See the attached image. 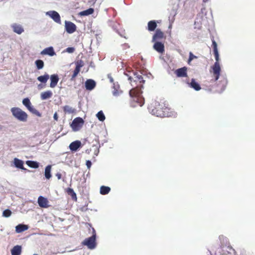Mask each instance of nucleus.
<instances>
[{
    "mask_svg": "<svg viewBox=\"0 0 255 255\" xmlns=\"http://www.w3.org/2000/svg\"><path fill=\"white\" fill-rule=\"evenodd\" d=\"M131 85L133 87L129 92L130 97L137 103L139 106H142L144 104V99L141 97V88L144 83V80L140 72L133 73L132 76L128 77Z\"/></svg>",
    "mask_w": 255,
    "mask_h": 255,
    "instance_id": "nucleus-1",
    "label": "nucleus"
},
{
    "mask_svg": "<svg viewBox=\"0 0 255 255\" xmlns=\"http://www.w3.org/2000/svg\"><path fill=\"white\" fill-rule=\"evenodd\" d=\"M148 110L152 115L161 118L168 117L173 115L170 109L166 106L163 102L156 100L150 103Z\"/></svg>",
    "mask_w": 255,
    "mask_h": 255,
    "instance_id": "nucleus-2",
    "label": "nucleus"
},
{
    "mask_svg": "<svg viewBox=\"0 0 255 255\" xmlns=\"http://www.w3.org/2000/svg\"><path fill=\"white\" fill-rule=\"evenodd\" d=\"M213 52L215 57L216 62L212 67V73L214 77V81L216 82L219 78L221 71V67L219 62V54L217 48V44L214 38L212 40Z\"/></svg>",
    "mask_w": 255,
    "mask_h": 255,
    "instance_id": "nucleus-3",
    "label": "nucleus"
},
{
    "mask_svg": "<svg viewBox=\"0 0 255 255\" xmlns=\"http://www.w3.org/2000/svg\"><path fill=\"white\" fill-rule=\"evenodd\" d=\"M13 116L21 122H26L27 120V114L21 109L17 107L12 108L10 110Z\"/></svg>",
    "mask_w": 255,
    "mask_h": 255,
    "instance_id": "nucleus-4",
    "label": "nucleus"
},
{
    "mask_svg": "<svg viewBox=\"0 0 255 255\" xmlns=\"http://www.w3.org/2000/svg\"><path fill=\"white\" fill-rule=\"evenodd\" d=\"M93 235L86 239L83 242V244L87 246L89 249H93L96 247V232L94 229H93Z\"/></svg>",
    "mask_w": 255,
    "mask_h": 255,
    "instance_id": "nucleus-5",
    "label": "nucleus"
},
{
    "mask_svg": "<svg viewBox=\"0 0 255 255\" xmlns=\"http://www.w3.org/2000/svg\"><path fill=\"white\" fill-rule=\"evenodd\" d=\"M22 104L27 108V109L32 114L41 117V114L32 106L31 102L29 99L25 98L22 101Z\"/></svg>",
    "mask_w": 255,
    "mask_h": 255,
    "instance_id": "nucleus-6",
    "label": "nucleus"
},
{
    "mask_svg": "<svg viewBox=\"0 0 255 255\" xmlns=\"http://www.w3.org/2000/svg\"><path fill=\"white\" fill-rule=\"evenodd\" d=\"M84 120L80 117L76 118L72 122L71 125L72 129L77 131L80 129V128L83 126L84 124Z\"/></svg>",
    "mask_w": 255,
    "mask_h": 255,
    "instance_id": "nucleus-7",
    "label": "nucleus"
},
{
    "mask_svg": "<svg viewBox=\"0 0 255 255\" xmlns=\"http://www.w3.org/2000/svg\"><path fill=\"white\" fill-rule=\"evenodd\" d=\"M76 67L71 76V80L73 81L80 71L81 68L84 66V63L82 60H78L75 62Z\"/></svg>",
    "mask_w": 255,
    "mask_h": 255,
    "instance_id": "nucleus-8",
    "label": "nucleus"
},
{
    "mask_svg": "<svg viewBox=\"0 0 255 255\" xmlns=\"http://www.w3.org/2000/svg\"><path fill=\"white\" fill-rule=\"evenodd\" d=\"M65 30L68 33H73L76 30V25L69 21H65Z\"/></svg>",
    "mask_w": 255,
    "mask_h": 255,
    "instance_id": "nucleus-9",
    "label": "nucleus"
},
{
    "mask_svg": "<svg viewBox=\"0 0 255 255\" xmlns=\"http://www.w3.org/2000/svg\"><path fill=\"white\" fill-rule=\"evenodd\" d=\"M39 206L41 208H47L49 207L48 199L43 196H39L37 201Z\"/></svg>",
    "mask_w": 255,
    "mask_h": 255,
    "instance_id": "nucleus-10",
    "label": "nucleus"
},
{
    "mask_svg": "<svg viewBox=\"0 0 255 255\" xmlns=\"http://www.w3.org/2000/svg\"><path fill=\"white\" fill-rule=\"evenodd\" d=\"M187 68L183 67L181 68L177 69L175 71V74L178 77H187Z\"/></svg>",
    "mask_w": 255,
    "mask_h": 255,
    "instance_id": "nucleus-11",
    "label": "nucleus"
},
{
    "mask_svg": "<svg viewBox=\"0 0 255 255\" xmlns=\"http://www.w3.org/2000/svg\"><path fill=\"white\" fill-rule=\"evenodd\" d=\"M112 88V93L114 96H119L123 93V91L121 90L120 86L118 83H114Z\"/></svg>",
    "mask_w": 255,
    "mask_h": 255,
    "instance_id": "nucleus-12",
    "label": "nucleus"
},
{
    "mask_svg": "<svg viewBox=\"0 0 255 255\" xmlns=\"http://www.w3.org/2000/svg\"><path fill=\"white\" fill-rule=\"evenodd\" d=\"M47 14L49 15L54 21L60 23L61 19L59 13L55 11H50L47 12Z\"/></svg>",
    "mask_w": 255,
    "mask_h": 255,
    "instance_id": "nucleus-13",
    "label": "nucleus"
},
{
    "mask_svg": "<svg viewBox=\"0 0 255 255\" xmlns=\"http://www.w3.org/2000/svg\"><path fill=\"white\" fill-rule=\"evenodd\" d=\"M153 48L159 53L163 54L164 52V45L160 42H156L153 45Z\"/></svg>",
    "mask_w": 255,
    "mask_h": 255,
    "instance_id": "nucleus-14",
    "label": "nucleus"
},
{
    "mask_svg": "<svg viewBox=\"0 0 255 255\" xmlns=\"http://www.w3.org/2000/svg\"><path fill=\"white\" fill-rule=\"evenodd\" d=\"M189 86L193 88L196 91H199L201 89V88L199 85V84L196 82V80L194 78H192L190 82H187V83Z\"/></svg>",
    "mask_w": 255,
    "mask_h": 255,
    "instance_id": "nucleus-15",
    "label": "nucleus"
},
{
    "mask_svg": "<svg viewBox=\"0 0 255 255\" xmlns=\"http://www.w3.org/2000/svg\"><path fill=\"white\" fill-rule=\"evenodd\" d=\"M164 37V33L161 31L159 29H157L156 30L155 33L153 35L152 37V41H154L158 40H160L163 38Z\"/></svg>",
    "mask_w": 255,
    "mask_h": 255,
    "instance_id": "nucleus-16",
    "label": "nucleus"
},
{
    "mask_svg": "<svg viewBox=\"0 0 255 255\" xmlns=\"http://www.w3.org/2000/svg\"><path fill=\"white\" fill-rule=\"evenodd\" d=\"M50 87L53 88L56 86L59 81V77L57 74H53L50 76Z\"/></svg>",
    "mask_w": 255,
    "mask_h": 255,
    "instance_id": "nucleus-17",
    "label": "nucleus"
},
{
    "mask_svg": "<svg viewBox=\"0 0 255 255\" xmlns=\"http://www.w3.org/2000/svg\"><path fill=\"white\" fill-rule=\"evenodd\" d=\"M96 82L92 79H88L85 82V87L88 90H92L96 87Z\"/></svg>",
    "mask_w": 255,
    "mask_h": 255,
    "instance_id": "nucleus-18",
    "label": "nucleus"
},
{
    "mask_svg": "<svg viewBox=\"0 0 255 255\" xmlns=\"http://www.w3.org/2000/svg\"><path fill=\"white\" fill-rule=\"evenodd\" d=\"M41 54L48 55L50 56H52L55 55V52H54L53 48L52 47H49L48 48H46L44 50H43L41 52Z\"/></svg>",
    "mask_w": 255,
    "mask_h": 255,
    "instance_id": "nucleus-19",
    "label": "nucleus"
},
{
    "mask_svg": "<svg viewBox=\"0 0 255 255\" xmlns=\"http://www.w3.org/2000/svg\"><path fill=\"white\" fill-rule=\"evenodd\" d=\"M11 27L13 31L18 34H21L24 31L23 27L20 24L14 23L12 25Z\"/></svg>",
    "mask_w": 255,
    "mask_h": 255,
    "instance_id": "nucleus-20",
    "label": "nucleus"
},
{
    "mask_svg": "<svg viewBox=\"0 0 255 255\" xmlns=\"http://www.w3.org/2000/svg\"><path fill=\"white\" fill-rule=\"evenodd\" d=\"M22 252L21 246L19 245L15 246L11 250V255H20Z\"/></svg>",
    "mask_w": 255,
    "mask_h": 255,
    "instance_id": "nucleus-21",
    "label": "nucleus"
},
{
    "mask_svg": "<svg viewBox=\"0 0 255 255\" xmlns=\"http://www.w3.org/2000/svg\"><path fill=\"white\" fill-rule=\"evenodd\" d=\"M81 143L79 140L72 142L69 145V148L72 151H76L81 146Z\"/></svg>",
    "mask_w": 255,
    "mask_h": 255,
    "instance_id": "nucleus-22",
    "label": "nucleus"
},
{
    "mask_svg": "<svg viewBox=\"0 0 255 255\" xmlns=\"http://www.w3.org/2000/svg\"><path fill=\"white\" fill-rule=\"evenodd\" d=\"M28 229L27 225L23 224H19L15 227V231L17 233H20L27 230Z\"/></svg>",
    "mask_w": 255,
    "mask_h": 255,
    "instance_id": "nucleus-23",
    "label": "nucleus"
},
{
    "mask_svg": "<svg viewBox=\"0 0 255 255\" xmlns=\"http://www.w3.org/2000/svg\"><path fill=\"white\" fill-rule=\"evenodd\" d=\"M14 164L17 168L22 170H26V169L23 167V162L21 160L15 158L14 159Z\"/></svg>",
    "mask_w": 255,
    "mask_h": 255,
    "instance_id": "nucleus-24",
    "label": "nucleus"
},
{
    "mask_svg": "<svg viewBox=\"0 0 255 255\" xmlns=\"http://www.w3.org/2000/svg\"><path fill=\"white\" fill-rule=\"evenodd\" d=\"M157 27V24L155 20H150L147 23V29L149 31H154Z\"/></svg>",
    "mask_w": 255,
    "mask_h": 255,
    "instance_id": "nucleus-25",
    "label": "nucleus"
},
{
    "mask_svg": "<svg viewBox=\"0 0 255 255\" xmlns=\"http://www.w3.org/2000/svg\"><path fill=\"white\" fill-rule=\"evenodd\" d=\"M52 96V93L50 91H47L42 93L40 95L41 99L43 100L51 98Z\"/></svg>",
    "mask_w": 255,
    "mask_h": 255,
    "instance_id": "nucleus-26",
    "label": "nucleus"
},
{
    "mask_svg": "<svg viewBox=\"0 0 255 255\" xmlns=\"http://www.w3.org/2000/svg\"><path fill=\"white\" fill-rule=\"evenodd\" d=\"M66 192L68 195L71 196L72 199L74 201H77V198L76 194L75 193V192H74V191L73 190V189L70 188H68L66 190Z\"/></svg>",
    "mask_w": 255,
    "mask_h": 255,
    "instance_id": "nucleus-27",
    "label": "nucleus"
},
{
    "mask_svg": "<svg viewBox=\"0 0 255 255\" xmlns=\"http://www.w3.org/2000/svg\"><path fill=\"white\" fill-rule=\"evenodd\" d=\"M51 166L49 165L45 167L44 175L45 178L47 179H49L51 177Z\"/></svg>",
    "mask_w": 255,
    "mask_h": 255,
    "instance_id": "nucleus-28",
    "label": "nucleus"
},
{
    "mask_svg": "<svg viewBox=\"0 0 255 255\" xmlns=\"http://www.w3.org/2000/svg\"><path fill=\"white\" fill-rule=\"evenodd\" d=\"M49 78V76L48 74H45L44 75L40 76L37 77V80L42 83H46Z\"/></svg>",
    "mask_w": 255,
    "mask_h": 255,
    "instance_id": "nucleus-29",
    "label": "nucleus"
},
{
    "mask_svg": "<svg viewBox=\"0 0 255 255\" xmlns=\"http://www.w3.org/2000/svg\"><path fill=\"white\" fill-rule=\"evenodd\" d=\"M65 114H73L75 112V110L69 106H65L63 107Z\"/></svg>",
    "mask_w": 255,
    "mask_h": 255,
    "instance_id": "nucleus-30",
    "label": "nucleus"
},
{
    "mask_svg": "<svg viewBox=\"0 0 255 255\" xmlns=\"http://www.w3.org/2000/svg\"><path fill=\"white\" fill-rule=\"evenodd\" d=\"M26 164L30 167L33 168H37L39 167V163L34 161L27 160L26 161Z\"/></svg>",
    "mask_w": 255,
    "mask_h": 255,
    "instance_id": "nucleus-31",
    "label": "nucleus"
},
{
    "mask_svg": "<svg viewBox=\"0 0 255 255\" xmlns=\"http://www.w3.org/2000/svg\"><path fill=\"white\" fill-rule=\"evenodd\" d=\"M94 11V9L93 8H89L86 10L80 12V14L82 16L89 15L92 14Z\"/></svg>",
    "mask_w": 255,
    "mask_h": 255,
    "instance_id": "nucleus-32",
    "label": "nucleus"
},
{
    "mask_svg": "<svg viewBox=\"0 0 255 255\" xmlns=\"http://www.w3.org/2000/svg\"><path fill=\"white\" fill-rule=\"evenodd\" d=\"M111 188L108 186H102L100 188V193L102 195H106L109 193Z\"/></svg>",
    "mask_w": 255,
    "mask_h": 255,
    "instance_id": "nucleus-33",
    "label": "nucleus"
},
{
    "mask_svg": "<svg viewBox=\"0 0 255 255\" xmlns=\"http://www.w3.org/2000/svg\"><path fill=\"white\" fill-rule=\"evenodd\" d=\"M37 69H41L44 67V62L41 60H37L35 62Z\"/></svg>",
    "mask_w": 255,
    "mask_h": 255,
    "instance_id": "nucleus-34",
    "label": "nucleus"
},
{
    "mask_svg": "<svg viewBox=\"0 0 255 255\" xmlns=\"http://www.w3.org/2000/svg\"><path fill=\"white\" fill-rule=\"evenodd\" d=\"M98 120L101 122H103L105 120V116L102 111H99L96 115Z\"/></svg>",
    "mask_w": 255,
    "mask_h": 255,
    "instance_id": "nucleus-35",
    "label": "nucleus"
},
{
    "mask_svg": "<svg viewBox=\"0 0 255 255\" xmlns=\"http://www.w3.org/2000/svg\"><path fill=\"white\" fill-rule=\"evenodd\" d=\"M197 56L194 55L191 52H189V57L188 60V64L190 65V62L194 59L197 58Z\"/></svg>",
    "mask_w": 255,
    "mask_h": 255,
    "instance_id": "nucleus-36",
    "label": "nucleus"
},
{
    "mask_svg": "<svg viewBox=\"0 0 255 255\" xmlns=\"http://www.w3.org/2000/svg\"><path fill=\"white\" fill-rule=\"evenodd\" d=\"M11 214V212L9 209H6L4 211H3L2 213L3 216L5 217H9Z\"/></svg>",
    "mask_w": 255,
    "mask_h": 255,
    "instance_id": "nucleus-37",
    "label": "nucleus"
},
{
    "mask_svg": "<svg viewBox=\"0 0 255 255\" xmlns=\"http://www.w3.org/2000/svg\"><path fill=\"white\" fill-rule=\"evenodd\" d=\"M65 51L68 53H72L74 52L75 48L74 47H68L65 49Z\"/></svg>",
    "mask_w": 255,
    "mask_h": 255,
    "instance_id": "nucleus-38",
    "label": "nucleus"
},
{
    "mask_svg": "<svg viewBox=\"0 0 255 255\" xmlns=\"http://www.w3.org/2000/svg\"><path fill=\"white\" fill-rule=\"evenodd\" d=\"M86 165L87 166V168L88 169H89L91 167V165H92V163L91 162V161L90 160H87L86 161Z\"/></svg>",
    "mask_w": 255,
    "mask_h": 255,
    "instance_id": "nucleus-39",
    "label": "nucleus"
},
{
    "mask_svg": "<svg viewBox=\"0 0 255 255\" xmlns=\"http://www.w3.org/2000/svg\"><path fill=\"white\" fill-rule=\"evenodd\" d=\"M56 176L57 177L58 179H60L62 177V175L60 173H57L56 174Z\"/></svg>",
    "mask_w": 255,
    "mask_h": 255,
    "instance_id": "nucleus-40",
    "label": "nucleus"
},
{
    "mask_svg": "<svg viewBox=\"0 0 255 255\" xmlns=\"http://www.w3.org/2000/svg\"><path fill=\"white\" fill-rule=\"evenodd\" d=\"M108 78L109 79L111 83H114V79H113V78H112V77L111 75H108Z\"/></svg>",
    "mask_w": 255,
    "mask_h": 255,
    "instance_id": "nucleus-41",
    "label": "nucleus"
},
{
    "mask_svg": "<svg viewBox=\"0 0 255 255\" xmlns=\"http://www.w3.org/2000/svg\"><path fill=\"white\" fill-rule=\"evenodd\" d=\"M53 118L55 120L57 121L58 120V115L56 113H55L54 115Z\"/></svg>",
    "mask_w": 255,
    "mask_h": 255,
    "instance_id": "nucleus-42",
    "label": "nucleus"
},
{
    "mask_svg": "<svg viewBox=\"0 0 255 255\" xmlns=\"http://www.w3.org/2000/svg\"><path fill=\"white\" fill-rule=\"evenodd\" d=\"M40 86H41L40 85H38V88H39V89H40Z\"/></svg>",
    "mask_w": 255,
    "mask_h": 255,
    "instance_id": "nucleus-43",
    "label": "nucleus"
},
{
    "mask_svg": "<svg viewBox=\"0 0 255 255\" xmlns=\"http://www.w3.org/2000/svg\"><path fill=\"white\" fill-rule=\"evenodd\" d=\"M37 255V254H34V255Z\"/></svg>",
    "mask_w": 255,
    "mask_h": 255,
    "instance_id": "nucleus-44",
    "label": "nucleus"
}]
</instances>
